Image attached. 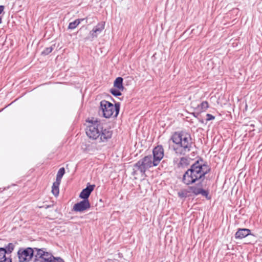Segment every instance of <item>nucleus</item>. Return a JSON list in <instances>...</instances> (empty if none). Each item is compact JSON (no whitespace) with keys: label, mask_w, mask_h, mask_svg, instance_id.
<instances>
[{"label":"nucleus","mask_w":262,"mask_h":262,"mask_svg":"<svg viewBox=\"0 0 262 262\" xmlns=\"http://www.w3.org/2000/svg\"><path fill=\"white\" fill-rule=\"evenodd\" d=\"M170 140L174 144L172 149L177 155H185L192 149L193 142L189 133L184 131L175 132Z\"/></svg>","instance_id":"nucleus-3"},{"label":"nucleus","mask_w":262,"mask_h":262,"mask_svg":"<svg viewBox=\"0 0 262 262\" xmlns=\"http://www.w3.org/2000/svg\"><path fill=\"white\" fill-rule=\"evenodd\" d=\"M250 231L251 230H237L235 234V237L236 239H242L249 236L253 237V235L251 234Z\"/></svg>","instance_id":"nucleus-14"},{"label":"nucleus","mask_w":262,"mask_h":262,"mask_svg":"<svg viewBox=\"0 0 262 262\" xmlns=\"http://www.w3.org/2000/svg\"><path fill=\"white\" fill-rule=\"evenodd\" d=\"M54 49V47L52 46H51L50 47L46 48L43 51L41 52V54L43 55H47L49 54H50L53 50Z\"/></svg>","instance_id":"nucleus-21"},{"label":"nucleus","mask_w":262,"mask_h":262,"mask_svg":"<svg viewBox=\"0 0 262 262\" xmlns=\"http://www.w3.org/2000/svg\"><path fill=\"white\" fill-rule=\"evenodd\" d=\"M209 107V104L207 101H204L201 104L198 105L195 108V110L199 112H204Z\"/></svg>","instance_id":"nucleus-16"},{"label":"nucleus","mask_w":262,"mask_h":262,"mask_svg":"<svg viewBox=\"0 0 262 262\" xmlns=\"http://www.w3.org/2000/svg\"><path fill=\"white\" fill-rule=\"evenodd\" d=\"M201 113V112H199V111H198V112H194V113H192V114L193 115V116L194 117H195V118H198L199 116L200 115V114Z\"/></svg>","instance_id":"nucleus-30"},{"label":"nucleus","mask_w":262,"mask_h":262,"mask_svg":"<svg viewBox=\"0 0 262 262\" xmlns=\"http://www.w3.org/2000/svg\"><path fill=\"white\" fill-rule=\"evenodd\" d=\"M6 253V249L0 248V262H3V259L5 257Z\"/></svg>","instance_id":"nucleus-20"},{"label":"nucleus","mask_w":262,"mask_h":262,"mask_svg":"<svg viewBox=\"0 0 262 262\" xmlns=\"http://www.w3.org/2000/svg\"><path fill=\"white\" fill-rule=\"evenodd\" d=\"M189 165V160L187 157H182L180 159L179 162L178 163V167H185Z\"/></svg>","instance_id":"nucleus-17"},{"label":"nucleus","mask_w":262,"mask_h":262,"mask_svg":"<svg viewBox=\"0 0 262 262\" xmlns=\"http://www.w3.org/2000/svg\"><path fill=\"white\" fill-rule=\"evenodd\" d=\"M105 22L101 21L98 23L95 27H94L90 32V34L93 38L97 37L98 34L100 33L104 29Z\"/></svg>","instance_id":"nucleus-12"},{"label":"nucleus","mask_w":262,"mask_h":262,"mask_svg":"<svg viewBox=\"0 0 262 262\" xmlns=\"http://www.w3.org/2000/svg\"><path fill=\"white\" fill-rule=\"evenodd\" d=\"M157 163L155 162L152 156L150 155L145 156L142 159L139 160L136 163L133 167H137L139 169L140 173L142 174H145L146 171L152 167L157 166Z\"/></svg>","instance_id":"nucleus-5"},{"label":"nucleus","mask_w":262,"mask_h":262,"mask_svg":"<svg viewBox=\"0 0 262 262\" xmlns=\"http://www.w3.org/2000/svg\"><path fill=\"white\" fill-rule=\"evenodd\" d=\"M187 192L185 190H182L178 193V196L180 198H186L187 196Z\"/></svg>","instance_id":"nucleus-25"},{"label":"nucleus","mask_w":262,"mask_h":262,"mask_svg":"<svg viewBox=\"0 0 262 262\" xmlns=\"http://www.w3.org/2000/svg\"><path fill=\"white\" fill-rule=\"evenodd\" d=\"M4 8H5V7L4 6H2V5L0 6V14L4 11ZM2 22V17L0 16V24H1Z\"/></svg>","instance_id":"nucleus-28"},{"label":"nucleus","mask_w":262,"mask_h":262,"mask_svg":"<svg viewBox=\"0 0 262 262\" xmlns=\"http://www.w3.org/2000/svg\"><path fill=\"white\" fill-rule=\"evenodd\" d=\"M190 189L191 192L195 195L201 194L202 196H205L207 200L210 199V197L209 196V192L208 190H204L201 188H198L195 186L190 187Z\"/></svg>","instance_id":"nucleus-11"},{"label":"nucleus","mask_w":262,"mask_h":262,"mask_svg":"<svg viewBox=\"0 0 262 262\" xmlns=\"http://www.w3.org/2000/svg\"><path fill=\"white\" fill-rule=\"evenodd\" d=\"M238 229H243V230H245V229H247L246 228H238Z\"/></svg>","instance_id":"nucleus-31"},{"label":"nucleus","mask_w":262,"mask_h":262,"mask_svg":"<svg viewBox=\"0 0 262 262\" xmlns=\"http://www.w3.org/2000/svg\"><path fill=\"white\" fill-rule=\"evenodd\" d=\"M90 203L89 200H84L75 204L73 206V209L77 212H82L90 208Z\"/></svg>","instance_id":"nucleus-9"},{"label":"nucleus","mask_w":262,"mask_h":262,"mask_svg":"<svg viewBox=\"0 0 262 262\" xmlns=\"http://www.w3.org/2000/svg\"><path fill=\"white\" fill-rule=\"evenodd\" d=\"M36 253L34 255L35 262H51L53 255L52 253L46 251L45 248L38 249L35 248Z\"/></svg>","instance_id":"nucleus-6"},{"label":"nucleus","mask_w":262,"mask_h":262,"mask_svg":"<svg viewBox=\"0 0 262 262\" xmlns=\"http://www.w3.org/2000/svg\"><path fill=\"white\" fill-rule=\"evenodd\" d=\"M84 19V18L76 19L74 21L70 23L68 26V29L71 30L75 29L79 24Z\"/></svg>","instance_id":"nucleus-18"},{"label":"nucleus","mask_w":262,"mask_h":262,"mask_svg":"<svg viewBox=\"0 0 262 262\" xmlns=\"http://www.w3.org/2000/svg\"><path fill=\"white\" fill-rule=\"evenodd\" d=\"M36 251L34 248H27L20 249L18 252V257L20 262L29 261L34 256Z\"/></svg>","instance_id":"nucleus-7"},{"label":"nucleus","mask_w":262,"mask_h":262,"mask_svg":"<svg viewBox=\"0 0 262 262\" xmlns=\"http://www.w3.org/2000/svg\"><path fill=\"white\" fill-rule=\"evenodd\" d=\"M120 90L118 89H116L115 88H112L110 90V93L114 95V96L117 97L121 95V93Z\"/></svg>","instance_id":"nucleus-19"},{"label":"nucleus","mask_w":262,"mask_h":262,"mask_svg":"<svg viewBox=\"0 0 262 262\" xmlns=\"http://www.w3.org/2000/svg\"><path fill=\"white\" fill-rule=\"evenodd\" d=\"M64 173H65V169L63 167H62L59 169L56 176H57L58 177H62L63 174H64Z\"/></svg>","instance_id":"nucleus-23"},{"label":"nucleus","mask_w":262,"mask_h":262,"mask_svg":"<svg viewBox=\"0 0 262 262\" xmlns=\"http://www.w3.org/2000/svg\"><path fill=\"white\" fill-rule=\"evenodd\" d=\"M3 262H12V259L11 258H7L6 256L3 259Z\"/></svg>","instance_id":"nucleus-29"},{"label":"nucleus","mask_w":262,"mask_h":262,"mask_svg":"<svg viewBox=\"0 0 262 262\" xmlns=\"http://www.w3.org/2000/svg\"><path fill=\"white\" fill-rule=\"evenodd\" d=\"M120 104L119 102L115 103L114 105L112 103L103 100L100 102L99 111H101L103 116L106 118L111 117L116 118L119 114Z\"/></svg>","instance_id":"nucleus-4"},{"label":"nucleus","mask_w":262,"mask_h":262,"mask_svg":"<svg viewBox=\"0 0 262 262\" xmlns=\"http://www.w3.org/2000/svg\"><path fill=\"white\" fill-rule=\"evenodd\" d=\"M14 245L12 243H9L6 247L5 248L6 249L7 253H10L12 252L14 249Z\"/></svg>","instance_id":"nucleus-22"},{"label":"nucleus","mask_w":262,"mask_h":262,"mask_svg":"<svg viewBox=\"0 0 262 262\" xmlns=\"http://www.w3.org/2000/svg\"><path fill=\"white\" fill-rule=\"evenodd\" d=\"M95 185L88 184L86 187L83 189L79 194V198L84 200H88L91 192L94 190Z\"/></svg>","instance_id":"nucleus-10"},{"label":"nucleus","mask_w":262,"mask_h":262,"mask_svg":"<svg viewBox=\"0 0 262 262\" xmlns=\"http://www.w3.org/2000/svg\"><path fill=\"white\" fill-rule=\"evenodd\" d=\"M210 171V168L202 159L196 161L183 174L182 182L186 185L202 182L205 176Z\"/></svg>","instance_id":"nucleus-1"},{"label":"nucleus","mask_w":262,"mask_h":262,"mask_svg":"<svg viewBox=\"0 0 262 262\" xmlns=\"http://www.w3.org/2000/svg\"><path fill=\"white\" fill-rule=\"evenodd\" d=\"M123 79L121 77H117L114 81V86L119 90L123 91L124 87L123 85Z\"/></svg>","instance_id":"nucleus-15"},{"label":"nucleus","mask_w":262,"mask_h":262,"mask_svg":"<svg viewBox=\"0 0 262 262\" xmlns=\"http://www.w3.org/2000/svg\"><path fill=\"white\" fill-rule=\"evenodd\" d=\"M139 171V169H138L137 167H134L133 168V171L132 173V174L133 176H135L138 174V171Z\"/></svg>","instance_id":"nucleus-27"},{"label":"nucleus","mask_w":262,"mask_h":262,"mask_svg":"<svg viewBox=\"0 0 262 262\" xmlns=\"http://www.w3.org/2000/svg\"><path fill=\"white\" fill-rule=\"evenodd\" d=\"M51 262H64V260L60 257H53L52 258Z\"/></svg>","instance_id":"nucleus-24"},{"label":"nucleus","mask_w":262,"mask_h":262,"mask_svg":"<svg viewBox=\"0 0 262 262\" xmlns=\"http://www.w3.org/2000/svg\"><path fill=\"white\" fill-rule=\"evenodd\" d=\"M152 158L158 165L164 157V149L162 145H160L155 147L152 150Z\"/></svg>","instance_id":"nucleus-8"},{"label":"nucleus","mask_w":262,"mask_h":262,"mask_svg":"<svg viewBox=\"0 0 262 262\" xmlns=\"http://www.w3.org/2000/svg\"><path fill=\"white\" fill-rule=\"evenodd\" d=\"M61 179L62 177L56 176V181L53 184L52 187V192L55 196H57L59 194V186L60 184Z\"/></svg>","instance_id":"nucleus-13"},{"label":"nucleus","mask_w":262,"mask_h":262,"mask_svg":"<svg viewBox=\"0 0 262 262\" xmlns=\"http://www.w3.org/2000/svg\"><path fill=\"white\" fill-rule=\"evenodd\" d=\"M206 117H207V118H206L207 121L212 120L214 119V118H215V117L214 116H213L210 114H207L206 115Z\"/></svg>","instance_id":"nucleus-26"},{"label":"nucleus","mask_w":262,"mask_h":262,"mask_svg":"<svg viewBox=\"0 0 262 262\" xmlns=\"http://www.w3.org/2000/svg\"><path fill=\"white\" fill-rule=\"evenodd\" d=\"M89 123L85 129L88 137L99 142H106L112 138L113 132L110 128L104 127L100 120L94 119L88 121Z\"/></svg>","instance_id":"nucleus-2"}]
</instances>
